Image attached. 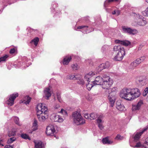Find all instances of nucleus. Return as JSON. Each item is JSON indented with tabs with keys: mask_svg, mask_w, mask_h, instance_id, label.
<instances>
[{
	"mask_svg": "<svg viewBox=\"0 0 148 148\" xmlns=\"http://www.w3.org/2000/svg\"><path fill=\"white\" fill-rule=\"evenodd\" d=\"M140 92L138 88H123L121 91L120 96L121 98L128 101H131L138 97Z\"/></svg>",
	"mask_w": 148,
	"mask_h": 148,
	"instance_id": "nucleus-1",
	"label": "nucleus"
},
{
	"mask_svg": "<svg viewBox=\"0 0 148 148\" xmlns=\"http://www.w3.org/2000/svg\"><path fill=\"white\" fill-rule=\"evenodd\" d=\"M37 115L39 121H44L47 118L48 108L44 103H39L36 107Z\"/></svg>",
	"mask_w": 148,
	"mask_h": 148,
	"instance_id": "nucleus-2",
	"label": "nucleus"
},
{
	"mask_svg": "<svg viewBox=\"0 0 148 148\" xmlns=\"http://www.w3.org/2000/svg\"><path fill=\"white\" fill-rule=\"evenodd\" d=\"M72 117L74 123L77 125L83 124L85 123V120L81 113L78 111H75L73 113Z\"/></svg>",
	"mask_w": 148,
	"mask_h": 148,
	"instance_id": "nucleus-3",
	"label": "nucleus"
},
{
	"mask_svg": "<svg viewBox=\"0 0 148 148\" xmlns=\"http://www.w3.org/2000/svg\"><path fill=\"white\" fill-rule=\"evenodd\" d=\"M103 80L101 84L102 88L104 89H108L113 83L112 79L105 74L103 75Z\"/></svg>",
	"mask_w": 148,
	"mask_h": 148,
	"instance_id": "nucleus-4",
	"label": "nucleus"
},
{
	"mask_svg": "<svg viewBox=\"0 0 148 148\" xmlns=\"http://www.w3.org/2000/svg\"><path fill=\"white\" fill-rule=\"evenodd\" d=\"M123 32L131 35H134L138 33V31L136 29H132L128 27L123 26L122 27Z\"/></svg>",
	"mask_w": 148,
	"mask_h": 148,
	"instance_id": "nucleus-5",
	"label": "nucleus"
},
{
	"mask_svg": "<svg viewBox=\"0 0 148 148\" xmlns=\"http://www.w3.org/2000/svg\"><path fill=\"white\" fill-rule=\"evenodd\" d=\"M55 127L52 125H49L46 128V134L49 136H53L55 133Z\"/></svg>",
	"mask_w": 148,
	"mask_h": 148,
	"instance_id": "nucleus-6",
	"label": "nucleus"
},
{
	"mask_svg": "<svg viewBox=\"0 0 148 148\" xmlns=\"http://www.w3.org/2000/svg\"><path fill=\"white\" fill-rule=\"evenodd\" d=\"M125 52L124 49H123L120 52H118L114 57V60L117 61H121L125 54Z\"/></svg>",
	"mask_w": 148,
	"mask_h": 148,
	"instance_id": "nucleus-7",
	"label": "nucleus"
},
{
	"mask_svg": "<svg viewBox=\"0 0 148 148\" xmlns=\"http://www.w3.org/2000/svg\"><path fill=\"white\" fill-rule=\"evenodd\" d=\"M18 96V94L17 93L10 95L9 99L6 101V103L10 106H12L14 104V100Z\"/></svg>",
	"mask_w": 148,
	"mask_h": 148,
	"instance_id": "nucleus-8",
	"label": "nucleus"
},
{
	"mask_svg": "<svg viewBox=\"0 0 148 148\" xmlns=\"http://www.w3.org/2000/svg\"><path fill=\"white\" fill-rule=\"evenodd\" d=\"M110 66V63L107 62L105 63H103L100 65L97 68V71L99 72L101 71L103 69L109 67Z\"/></svg>",
	"mask_w": 148,
	"mask_h": 148,
	"instance_id": "nucleus-9",
	"label": "nucleus"
},
{
	"mask_svg": "<svg viewBox=\"0 0 148 148\" xmlns=\"http://www.w3.org/2000/svg\"><path fill=\"white\" fill-rule=\"evenodd\" d=\"M103 75L102 77L100 76L97 77L94 81L92 82L94 85H101L102 83L103 80Z\"/></svg>",
	"mask_w": 148,
	"mask_h": 148,
	"instance_id": "nucleus-10",
	"label": "nucleus"
},
{
	"mask_svg": "<svg viewBox=\"0 0 148 148\" xmlns=\"http://www.w3.org/2000/svg\"><path fill=\"white\" fill-rule=\"evenodd\" d=\"M51 117L55 122L61 123L64 121L63 119L61 116L55 114H52Z\"/></svg>",
	"mask_w": 148,
	"mask_h": 148,
	"instance_id": "nucleus-11",
	"label": "nucleus"
},
{
	"mask_svg": "<svg viewBox=\"0 0 148 148\" xmlns=\"http://www.w3.org/2000/svg\"><path fill=\"white\" fill-rule=\"evenodd\" d=\"M103 118V115H100L98 117V118H97V120L98 127L101 130H102L103 128V127L102 124V123H103V121L102 120Z\"/></svg>",
	"mask_w": 148,
	"mask_h": 148,
	"instance_id": "nucleus-12",
	"label": "nucleus"
},
{
	"mask_svg": "<svg viewBox=\"0 0 148 148\" xmlns=\"http://www.w3.org/2000/svg\"><path fill=\"white\" fill-rule=\"evenodd\" d=\"M95 75V73L94 72L91 71L86 74L84 76V79L87 82H90L91 80L92 77Z\"/></svg>",
	"mask_w": 148,
	"mask_h": 148,
	"instance_id": "nucleus-13",
	"label": "nucleus"
},
{
	"mask_svg": "<svg viewBox=\"0 0 148 148\" xmlns=\"http://www.w3.org/2000/svg\"><path fill=\"white\" fill-rule=\"evenodd\" d=\"M143 104V102L142 100L139 101L136 104L132 105V110L133 111L139 110L141 106Z\"/></svg>",
	"mask_w": 148,
	"mask_h": 148,
	"instance_id": "nucleus-14",
	"label": "nucleus"
},
{
	"mask_svg": "<svg viewBox=\"0 0 148 148\" xmlns=\"http://www.w3.org/2000/svg\"><path fill=\"white\" fill-rule=\"evenodd\" d=\"M142 147L143 148H148V138L145 139V142L142 146L140 142L137 143L136 145L134 147Z\"/></svg>",
	"mask_w": 148,
	"mask_h": 148,
	"instance_id": "nucleus-15",
	"label": "nucleus"
},
{
	"mask_svg": "<svg viewBox=\"0 0 148 148\" xmlns=\"http://www.w3.org/2000/svg\"><path fill=\"white\" fill-rule=\"evenodd\" d=\"M148 129V126L146 128L143 129L142 131L139 133H137L134 137V141L135 142L137 141L139 139L140 136L143 133Z\"/></svg>",
	"mask_w": 148,
	"mask_h": 148,
	"instance_id": "nucleus-16",
	"label": "nucleus"
},
{
	"mask_svg": "<svg viewBox=\"0 0 148 148\" xmlns=\"http://www.w3.org/2000/svg\"><path fill=\"white\" fill-rule=\"evenodd\" d=\"M116 108L119 111H124L126 109L124 105L121 104L120 101H117L116 103Z\"/></svg>",
	"mask_w": 148,
	"mask_h": 148,
	"instance_id": "nucleus-17",
	"label": "nucleus"
},
{
	"mask_svg": "<svg viewBox=\"0 0 148 148\" xmlns=\"http://www.w3.org/2000/svg\"><path fill=\"white\" fill-rule=\"evenodd\" d=\"M138 84L141 86L145 85L148 82V80L145 77H141L138 80Z\"/></svg>",
	"mask_w": 148,
	"mask_h": 148,
	"instance_id": "nucleus-18",
	"label": "nucleus"
},
{
	"mask_svg": "<svg viewBox=\"0 0 148 148\" xmlns=\"http://www.w3.org/2000/svg\"><path fill=\"white\" fill-rule=\"evenodd\" d=\"M116 95L112 94H109L108 96V99L109 102L111 104V106L113 107L116 100Z\"/></svg>",
	"mask_w": 148,
	"mask_h": 148,
	"instance_id": "nucleus-19",
	"label": "nucleus"
},
{
	"mask_svg": "<svg viewBox=\"0 0 148 148\" xmlns=\"http://www.w3.org/2000/svg\"><path fill=\"white\" fill-rule=\"evenodd\" d=\"M115 42L116 44H121L125 46H127L131 44L130 41L127 40L121 41L119 40H116L115 41Z\"/></svg>",
	"mask_w": 148,
	"mask_h": 148,
	"instance_id": "nucleus-20",
	"label": "nucleus"
},
{
	"mask_svg": "<svg viewBox=\"0 0 148 148\" xmlns=\"http://www.w3.org/2000/svg\"><path fill=\"white\" fill-rule=\"evenodd\" d=\"M44 93L46 97V99H48L49 98L51 95V91L50 88V86L49 88H46L44 91Z\"/></svg>",
	"mask_w": 148,
	"mask_h": 148,
	"instance_id": "nucleus-21",
	"label": "nucleus"
},
{
	"mask_svg": "<svg viewBox=\"0 0 148 148\" xmlns=\"http://www.w3.org/2000/svg\"><path fill=\"white\" fill-rule=\"evenodd\" d=\"M35 148H44V145L41 141H34Z\"/></svg>",
	"mask_w": 148,
	"mask_h": 148,
	"instance_id": "nucleus-22",
	"label": "nucleus"
},
{
	"mask_svg": "<svg viewBox=\"0 0 148 148\" xmlns=\"http://www.w3.org/2000/svg\"><path fill=\"white\" fill-rule=\"evenodd\" d=\"M102 142L104 144L110 145L113 143V141L109 140L108 137L103 138Z\"/></svg>",
	"mask_w": 148,
	"mask_h": 148,
	"instance_id": "nucleus-23",
	"label": "nucleus"
},
{
	"mask_svg": "<svg viewBox=\"0 0 148 148\" xmlns=\"http://www.w3.org/2000/svg\"><path fill=\"white\" fill-rule=\"evenodd\" d=\"M147 23L146 19L143 18L138 22L137 24L140 26H144L146 25Z\"/></svg>",
	"mask_w": 148,
	"mask_h": 148,
	"instance_id": "nucleus-24",
	"label": "nucleus"
},
{
	"mask_svg": "<svg viewBox=\"0 0 148 148\" xmlns=\"http://www.w3.org/2000/svg\"><path fill=\"white\" fill-rule=\"evenodd\" d=\"M117 91V88L116 87H114L112 88L109 89V94L113 95H116V93Z\"/></svg>",
	"mask_w": 148,
	"mask_h": 148,
	"instance_id": "nucleus-25",
	"label": "nucleus"
},
{
	"mask_svg": "<svg viewBox=\"0 0 148 148\" xmlns=\"http://www.w3.org/2000/svg\"><path fill=\"white\" fill-rule=\"evenodd\" d=\"M146 57L145 56H143L140 58H138L135 60V61L137 63V64L138 66L142 62H143L145 59Z\"/></svg>",
	"mask_w": 148,
	"mask_h": 148,
	"instance_id": "nucleus-26",
	"label": "nucleus"
},
{
	"mask_svg": "<svg viewBox=\"0 0 148 148\" xmlns=\"http://www.w3.org/2000/svg\"><path fill=\"white\" fill-rule=\"evenodd\" d=\"M71 59V56L66 57L63 59V64L64 65L68 64L70 61Z\"/></svg>",
	"mask_w": 148,
	"mask_h": 148,
	"instance_id": "nucleus-27",
	"label": "nucleus"
},
{
	"mask_svg": "<svg viewBox=\"0 0 148 148\" xmlns=\"http://www.w3.org/2000/svg\"><path fill=\"white\" fill-rule=\"evenodd\" d=\"M80 76L79 75H71L67 76V78L70 79L75 80L78 79V78L80 77Z\"/></svg>",
	"mask_w": 148,
	"mask_h": 148,
	"instance_id": "nucleus-28",
	"label": "nucleus"
},
{
	"mask_svg": "<svg viewBox=\"0 0 148 148\" xmlns=\"http://www.w3.org/2000/svg\"><path fill=\"white\" fill-rule=\"evenodd\" d=\"M124 48L120 45H115L114 47V51H115L120 52Z\"/></svg>",
	"mask_w": 148,
	"mask_h": 148,
	"instance_id": "nucleus-29",
	"label": "nucleus"
},
{
	"mask_svg": "<svg viewBox=\"0 0 148 148\" xmlns=\"http://www.w3.org/2000/svg\"><path fill=\"white\" fill-rule=\"evenodd\" d=\"M32 130L33 131L36 130L38 128L37 121L36 120H34L33 123V125L32 127Z\"/></svg>",
	"mask_w": 148,
	"mask_h": 148,
	"instance_id": "nucleus-30",
	"label": "nucleus"
},
{
	"mask_svg": "<svg viewBox=\"0 0 148 148\" xmlns=\"http://www.w3.org/2000/svg\"><path fill=\"white\" fill-rule=\"evenodd\" d=\"M136 63L135 61L131 62L130 66V68L132 69H134L136 67L138 66Z\"/></svg>",
	"mask_w": 148,
	"mask_h": 148,
	"instance_id": "nucleus-31",
	"label": "nucleus"
},
{
	"mask_svg": "<svg viewBox=\"0 0 148 148\" xmlns=\"http://www.w3.org/2000/svg\"><path fill=\"white\" fill-rule=\"evenodd\" d=\"M39 41V38L38 37H36L31 40L30 43H33L35 46H37Z\"/></svg>",
	"mask_w": 148,
	"mask_h": 148,
	"instance_id": "nucleus-32",
	"label": "nucleus"
},
{
	"mask_svg": "<svg viewBox=\"0 0 148 148\" xmlns=\"http://www.w3.org/2000/svg\"><path fill=\"white\" fill-rule=\"evenodd\" d=\"M99 116H98L96 113H92L90 114L89 119L90 120L94 119L97 117L98 118Z\"/></svg>",
	"mask_w": 148,
	"mask_h": 148,
	"instance_id": "nucleus-33",
	"label": "nucleus"
},
{
	"mask_svg": "<svg viewBox=\"0 0 148 148\" xmlns=\"http://www.w3.org/2000/svg\"><path fill=\"white\" fill-rule=\"evenodd\" d=\"M25 100L23 101V103L26 104H29L30 102L31 98L29 96H26L25 97Z\"/></svg>",
	"mask_w": 148,
	"mask_h": 148,
	"instance_id": "nucleus-34",
	"label": "nucleus"
},
{
	"mask_svg": "<svg viewBox=\"0 0 148 148\" xmlns=\"http://www.w3.org/2000/svg\"><path fill=\"white\" fill-rule=\"evenodd\" d=\"M16 131L15 130H13L9 132L8 136L9 137L14 136L16 135Z\"/></svg>",
	"mask_w": 148,
	"mask_h": 148,
	"instance_id": "nucleus-35",
	"label": "nucleus"
},
{
	"mask_svg": "<svg viewBox=\"0 0 148 148\" xmlns=\"http://www.w3.org/2000/svg\"><path fill=\"white\" fill-rule=\"evenodd\" d=\"M16 139V138L14 137L11 138L8 140L7 143L8 144H11L15 141Z\"/></svg>",
	"mask_w": 148,
	"mask_h": 148,
	"instance_id": "nucleus-36",
	"label": "nucleus"
},
{
	"mask_svg": "<svg viewBox=\"0 0 148 148\" xmlns=\"http://www.w3.org/2000/svg\"><path fill=\"white\" fill-rule=\"evenodd\" d=\"M119 0H106L104 3V6L105 7H106V6L109 4V3L114 1H118Z\"/></svg>",
	"mask_w": 148,
	"mask_h": 148,
	"instance_id": "nucleus-37",
	"label": "nucleus"
},
{
	"mask_svg": "<svg viewBox=\"0 0 148 148\" xmlns=\"http://www.w3.org/2000/svg\"><path fill=\"white\" fill-rule=\"evenodd\" d=\"M91 83H88L86 84V87L88 90H90L91 88L94 86L92 82H91Z\"/></svg>",
	"mask_w": 148,
	"mask_h": 148,
	"instance_id": "nucleus-38",
	"label": "nucleus"
},
{
	"mask_svg": "<svg viewBox=\"0 0 148 148\" xmlns=\"http://www.w3.org/2000/svg\"><path fill=\"white\" fill-rule=\"evenodd\" d=\"M21 136L22 138L24 139L30 140V138L26 134H23L21 135Z\"/></svg>",
	"mask_w": 148,
	"mask_h": 148,
	"instance_id": "nucleus-39",
	"label": "nucleus"
},
{
	"mask_svg": "<svg viewBox=\"0 0 148 148\" xmlns=\"http://www.w3.org/2000/svg\"><path fill=\"white\" fill-rule=\"evenodd\" d=\"M142 14L144 16H148V7L144 11L142 12Z\"/></svg>",
	"mask_w": 148,
	"mask_h": 148,
	"instance_id": "nucleus-40",
	"label": "nucleus"
},
{
	"mask_svg": "<svg viewBox=\"0 0 148 148\" xmlns=\"http://www.w3.org/2000/svg\"><path fill=\"white\" fill-rule=\"evenodd\" d=\"M110 49V47L107 45H104L103 46L101 49L102 51L104 52L105 51Z\"/></svg>",
	"mask_w": 148,
	"mask_h": 148,
	"instance_id": "nucleus-41",
	"label": "nucleus"
},
{
	"mask_svg": "<svg viewBox=\"0 0 148 148\" xmlns=\"http://www.w3.org/2000/svg\"><path fill=\"white\" fill-rule=\"evenodd\" d=\"M112 13L113 14H115L116 16H118L120 14V12L118 10H115L112 12Z\"/></svg>",
	"mask_w": 148,
	"mask_h": 148,
	"instance_id": "nucleus-42",
	"label": "nucleus"
},
{
	"mask_svg": "<svg viewBox=\"0 0 148 148\" xmlns=\"http://www.w3.org/2000/svg\"><path fill=\"white\" fill-rule=\"evenodd\" d=\"M14 121L15 123L18 125H20L19 121V119L18 117H15L14 119Z\"/></svg>",
	"mask_w": 148,
	"mask_h": 148,
	"instance_id": "nucleus-43",
	"label": "nucleus"
},
{
	"mask_svg": "<svg viewBox=\"0 0 148 148\" xmlns=\"http://www.w3.org/2000/svg\"><path fill=\"white\" fill-rule=\"evenodd\" d=\"M123 136H121L119 134H118L115 138V139L117 140H121L123 139Z\"/></svg>",
	"mask_w": 148,
	"mask_h": 148,
	"instance_id": "nucleus-44",
	"label": "nucleus"
},
{
	"mask_svg": "<svg viewBox=\"0 0 148 148\" xmlns=\"http://www.w3.org/2000/svg\"><path fill=\"white\" fill-rule=\"evenodd\" d=\"M71 67L73 70H77L79 68V66L76 64H73Z\"/></svg>",
	"mask_w": 148,
	"mask_h": 148,
	"instance_id": "nucleus-45",
	"label": "nucleus"
},
{
	"mask_svg": "<svg viewBox=\"0 0 148 148\" xmlns=\"http://www.w3.org/2000/svg\"><path fill=\"white\" fill-rule=\"evenodd\" d=\"M62 114H63L65 117L67 116V112L65 110L63 109H62L60 112Z\"/></svg>",
	"mask_w": 148,
	"mask_h": 148,
	"instance_id": "nucleus-46",
	"label": "nucleus"
},
{
	"mask_svg": "<svg viewBox=\"0 0 148 148\" xmlns=\"http://www.w3.org/2000/svg\"><path fill=\"white\" fill-rule=\"evenodd\" d=\"M8 57L7 55H5V56L0 58V62L1 61H5L6 59Z\"/></svg>",
	"mask_w": 148,
	"mask_h": 148,
	"instance_id": "nucleus-47",
	"label": "nucleus"
},
{
	"mask_svg": "<svg viewBox=\"0 0 148 148\" xmlns=\"http://www.w3.org/2000/svg\"><path fill=\"white\" fill-rule=\"evenodd\" d=\"M60 108V106L58 104H55L53 107V109L54 110H56Z\"/></svg>",
	"mask_w": 148,
	"mask_h": 148,
	"instance_id": "nucleus-48",
	"label": "nucleus"
},
{
	"mask_svg": "<svg viewBox=\"0 0 148 148\" xmlns=\"http://www.w3.org/2000/svg\"><path fill=\"white\" fill-rule=\"evenodd\" d=\"M4 142V140L2 138H0V146H3L4 145L3 143Z\"/></svg>",
	"mask_w": 148,
	"mask_h": 148,
	"instance_id": "nucleus-49",
	"label": "nucleus"
},
{
	"mask_svg": "<svg viewBox=\"0 0 148 148\" xmlns=\"http://www.w3.org/2000/svg\"><path fill=\"white\" fill-rule=\"evenodd\" d=\"M88 26H84V25H82V26H79L78 27H77V29H86V28H88Z\"/></svg>",
	"mask_w": 148,
	"mask_h": 148,
	"instance_id": "nucleus-50",
	"label": "nucleus"
},
{
	"mask_svg": "<svg viewBox=\"0 0 148 148\" xmlns=\"http://www.w3.org/2000/svg\"><path fill=\"white\" fill-rule=\"evenodd\" d=\"M57 98L58 101L60 102H61L62 101V100L61 98L60 95V94H57Z\"/></svg>",
	"mask_w": 148,
	"mask_h": 148,
	"instance_id": "nucleus-51",
	"label": "nucleus"
},
{
	"mask_svg": "<svg viewBox=\"0 0 148 148\" xmlns=\"http://www.w3.org/2000/svg\"><path fill=\"white\" fill-rule=\"evenodd\" d=\"M78 84L83 85L84 83V81L82 79H80L79 81L78 82Z\"/></svg>",
	"mask_w": 148,
	"mask_h": 148,
	"instance_id": "nucleus-52",
	"label": "nucleus"
},
{
	"mask_svg": "<svg viewBox=\"0 0 148 148\" xmlns=\"http://www.w3.org/2000/svg\"><path fill=\"white\" fill-rule=\"evenodd\" d=\"M84 117L86 119H89L90 114L87 113H86L84 114Z\"/></svg>",
	"mask_w": 148,
	"mask_h": 148,
	"instance_id": "nucleus-53",
	"label": "nucleus"
},
{
	"mask_svg": "<svg viewBox=\"0 0 148 148\" xmlns=\"http://www.w3.org/2000/svg\"><path fill=\"white\" fill-rule=\"evenodd\" d=\"M15 51V49L14 48L11 49L10 51V53L11 54H12L14 53Z\"/></svg>",
	"mask_w": 148,
	"mask_h": 148,
	"instance_id": "nucleus-54",
	"label": "nucleus"
},
{
	"mask_svg": "<svg viewBox=\"0 0 148 148\" xmlns=\"http://www.w3.org/2000/svg\"><path fill=\"white\" fill-rule=\"evenodd\" d=\"M13 147L12 146L10 145H7L5 146L4 148H13Z\"/></svg>",
	"mask_w": 148,
	"mask_h": 148,
	"instance_id": "nucleus-55",
	"label": "nucleus"
},
{
	"mask_svg": "<svg viewBox=\"0 0 148 148\" xmlns=\"http://www.w3.org/2000/svg\"><path fill=\"white\" fill-rule=\"evenodd\" d=\"M135 16L138 18H140L141 17V16L139 14H136Z\"/></svg>",
	"mask_w": 148,
	"mask_h": 148,
	"instance_id": "nucleus-56",
	"label": "nucleus"
},
{
	"mask_svg": "<svg viewBox=\"0 0 148 148\" xmlns=\"http://www.w3.org/2000/svg\"><path fill=\"white\" fill-rule=\"evenodd\" d=\"M84 30H85V31H84L83 30V31L82 32L84 33H88L90 32V31H88V30L87 29H85Z\"/></svg>",
	"mask_w": 148,
	"mask_h": 148,
	"instance_id": "nucleus-57",
	"label": "nucleus"
},
{
	"mask_svg": "<svg viewBox=\"0 0 148 148\" xmlns=\"http://www.w3.org/2000/svg\"><path fill=\"white\" fill-rule=\"evenodd\" d=\"M146 2L148 3V0H145Z\"/></svg>",
	"mask_w": 148,
	"mask_h": 148,
	"instance_id": "nucleus-58",
	"label": "nucleus"
}]
</instances>
